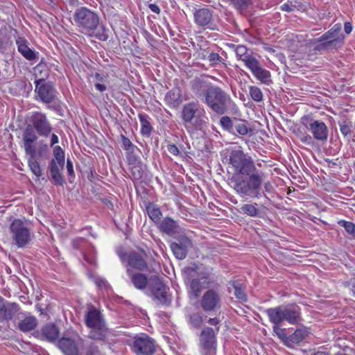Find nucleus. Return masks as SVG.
Segmentation results:
<instances>
[{"label":"nucleus","instance_id":"f257e3e1","mask_svg":"<svg viewBox=\"0 0 355 355\" xmlns=\"http://www.w3.org/2000/svg\"><path fill=\"white\" fill-rule=\"evenodd\" d=\"M230 163L234 169L230 179L234 191L242 198H259L264 174L257 170L253 160L238 149L231 152Z\"/></svg>","mask_w":355,"mask_h":355},{"label":"nucleus","instance_id":"f03ea898","mask_svg":"<svg viewBox=\"0 0 355 355\" xmlns=\"http://www.w3.org/2000/svg\"><path fill=\"white\" fill-rule=\"evenodd\" d=\"M184 127L190 135L207 128L208 117L205 108L197 101L184 104L181 111Z\"/></svg>","mask_w":355,"mask_h":355},{"label":"nucleus","instance_id":"7ed1b4c3","mask_svg":"<svg viewBox=\"0 0 355 355\" xmlns=\"http://www.w3.org/2000/svg\"><path fill=\"white\" fill-rule=\"evenodd\" d=\"M37 140V136L32 125H28L22 135L23 147L28 168L37 179H39L42 176V173L38 160L42 156L43 151L46 150L47 146L44 145V146H40L37 150L35 144Z\"/></svg>","mask_w":355,"mask_h":355},{"label":"nucleus","instance_id":"20e7f679","mask_svg":"<svg viewBox=\"0 0 355 355\" xmlns=\"http://www.w3.org/2000/svg\"><path fill=\"white\" fill-rule=\"evenodd\" d=\"M266 312L269 320L274 324H280L284 322H287L290 324L295 325L302 320L301 309L295 304L270 308Z\"/></svg>","mask_w":355,"mask_h":355},{"label":"nucleus","instance_id":"39448f33","mask_svg":"<svg viewBox=\"0 0 355 355\" xmlns=\"http://www.w3.org/2000/svg\"><path fill=\"white\" fill-rule=\"evenodd\" d=\"M73 20V24L80 33L86 36H92V31L98 27L100 17L95 11L81 6L75 10Z\"/></svg>","mask_w":355,"mask_h":355},{"label":"nucleus","instance_id":"423d86ee","mask_svg":"<svg viewBox=\"0 0 355 355\" xmlns=\"http://www.w3.org/2000/svg\"><path fill=\"white\" fill-rule=\"evenodd\" d=\"M184 272L186 281L189 283L188 294L191 298L197 299L209 284V273L196 265L186 268Z\"/></svg>","mask_w":355,"mask_h":355},{"label":"nucleus","instance_id":"0eeeda50","mask_svg":"<svg viewBox=\"0 0 355 355\" xmlns=\"http://www.w3.org/2000/svg\"><path fill=\"white\" fill-rule=\"evenodd\" d=\"M341 24H334L328 31L315 40L314 43L318 44L314 46V50L318 51L337 50L342 47L345 37L341 33Z\"/></svg>","mask_w":355,"mask_h":355},{"label":"nucleus","instance_id":"6e6552de","mask_svg":"<svg viewBox=\"0 0 355 355\" xmlns=\"http://www.w3.org/2000/svg\"><path fill=\"white\" fill-rule=\"evenodd\" d=\"M86 326L89 329V338L102 340L105 338L107 327L103 314L99 310L91 306L85 315Z\"/></svg>","mask_w":355,"mask_h":355},{"label":"nucleus","instance_id":"1a4fd4ad","mask_svg":"<svg viewBox=\"0 0 355 355\" xmlns=\"http://www.w3.org/2000/svg\"><path fill=\"white\" fill-rule=\"evenodd\" d=\"M9 233L12 243L19 248H25L34 236L29 224L18 218L10 224Z\"/></svg>","mask_w":355,"mask_h":355},{"label":"nucleus","instance_id":"9d476101","mask_svg":"<svg viewBox=\"0 0 355 355\" xmlns=\"http://www.w3.org/2000/svg\"><path fill=\"white\" fill-rule=\"evenodd\" d=\"M230 98L223 90H207L205 101L207 105L218 114H223Z\"/></svg>","mask_w":355,"mask_h":355},{"label":"nucleus","instance_id":"9b49d317","mask_svg":"<svg viewBox=\"0 0 355 355\" xmlns=\"http://www.w3.org/2000/svg\"><path fill=\"white\" fill-rule=\"evenodd\" d=\"M216 331L211 327H205L200 336L199 348L201 355H216L217 341Z\"/></svg>","mask_w":355,"mask_h":355},{"label":"nucleus","instance_id":"f8f14e48","mask_svg":"<svg viewBox=\"0 0 355 355\" xmlns=\"http://www.w3.org/2000/svg\"><path fill=\"white\" fill-rule=\"evenodd\" d=\"M148 288L153 295L162 304H169L171 299L167 295V288L163 282L156 275L149 278Z\"/></svg>","mask_w":355,"mask_h":355},{"label":"nucleus","instance_id":"ddd939ff","mask_svg":"<svg viewBox=\"0 0 355 355\" xmlns=\"http://www.w3.org/2000/svg\"><path fill=\"white\" fill-rule=\"evenodd\" d=\"M200 304L205 311H211L220 309L221 297L219 291L209 288L202 295Z\"/></svg>","mask_w":355,"mask_h":355},{"label":"nucleus","instance_id":"4468645a","mask_svg":"<svg viewBox=\"0 0 355 355\" xmlns=\"http://www.w3.org/2000/svg\"><path fill=\"white\" fill-rule=\"evenodd\" d=\"M130 347L137 355H150L155 351L154 341L148 336L135 337Z\"/></svg>","mask_w":355,"mask_h":355},{"label":"nucleus","instance_id":"2eb2a0df","mask_svg":"<svg viewBox=\"0 0 355 355\" xmlns=\"http://www.w3.org/2000/svg\"><path fill=\"white\" fill-rule=\"evenodd\" d=\"M15 327L22 332L35 329L37 325V318L28 312L18 311L15 315Z\"/></svg>","mask_w":355,"mask_h":355},{"label":"nucleus","instance_id":"dca6fc26","mask_svg":"<svg viewBox=\"0 0 355 355\" xmlns=\"http://www.w3.org/2000/svg\"><path fill=\"white\" fill-rule=\"evenodd\" d=\"M31 121L39 135L48 137L51 132V126L45 114L41 112H35L31 117Z\"/></svg>","mask_w":355,"mask_h":355},{"label":"nucleus","instance_id":"f3484780","mask_svg":"<svg viewBox=\"0 0 355 355\" xmlns=\"http://www.w3.org/2000/svg\"><path fill=\"white\" fill-rule=\"evenodd\" d=\"M19 311L18 304L8 302L0 295V322L12 320Z\"/></svg>","mask_w":355,"mask_h":355},{"label":"nucleus","instance_id":"a211bd4d","mask_svg":"<svg viewBox=\"0 0 355 355\" xmlns=\"http://www.w3.org/2000/svg\"><path fill=\"white\" fill-rule=\"evenodd\" d=\"M15 44L19 53L27 60L34 61L38 59L39 53L29 47V43L26 38L17 36L15 38Z\"/></svg>","mask_w":355,"mask_h":355},{"label":"nucleus","instance_id":"6ab92c4d","mask_svg":"<svg viewBox=\"0 0 355 355\" xmlns=\"http://www.w3.org/2000/svg\"><path fill=\"white\" fill-rule=\"evenodd\" d=\"M309 129L316 140L321 141H327L328 129L324 122L318 120H311L309 125Z\"/></svg>","mask_w":355,"mask_h":355},{"label":"nucleus","instance_id":"aec40b11","mask_svg":"<svg viewBox=\"0 0 355 355\" xmlns=\"http://www.w3.org/2000/svg\"><path fill=\"white\" fill-rule=\"evenodd\" d=\"M187 99V96L182 90H168L164 97L166 103L171 108L178 107Z\"/></svg>","mask_w":355,"mask_h":355},{"label":"nucleus","instance_id":"412c9836","mask_svg":"<svg viewBox=\"0 0 355 355\" xmlns=\"http://www.w3.org/2000/svg\"><path fill=\"white\" fill-rule=\"evenodd\" d=\"M191 245V241L187 238H184L180 241V243H172L170 247L175 257L182 260L187 257L188 249Z\"/></svg>","mask_w":355,"mask_h":355},{"label":"nucleus","instance_id":"4be33fe9","mask_svg":"<svg viewBox=\"0 0 355 355\" xmlns=\"http://www.w3.org/2000/svg\"><path fill=\"white\" fill-rule=\"evenodd\" d=\"M64 163L51 160L49 164V170L51 179L57 186H62L64 183V178L60 171L63 169Z\"/></svg>","mask_w":355,"mask_h":355},{"label":"nucleus","instance_id":"5701e85b","mask_svg":"<svg viewBox=\"0 0 355 355\" xmlns=\"http://www.w3.org/2000/svg\"><path fill=\"white\" fill-rule=\"evenodd\" d=\"M127 274L137 289L144 290L147 286H148L149 279L147 278L146 275L140 272H133L130 268L127 269Z\"/></svg>","mask_w":355,"mask_h":355},{"label":"nucleus","instance_id":"b1692460","mask_svg":"<svg viewBox=\"0 0 355 355\" xmlns=\"http://www.w3.org/2000/svg\"><path fill=\"white\" fill-rule=\"evenodd\" d=\"M127 261L128 266L139 270H144L148 268L147 263L143 255L136 252H130L128 255Z\"/></svg>","mask_w":355,"mask_h":355},{"label":"nucleus","instance_id":"393cba45","mask_svg":"<svg viewBox=\"0 0 355 355\" xmlns=\"http://www.w3.org/2000/svg\"><path fill=\"white\" fill-rule=\"evenodd\" d=\"M60 349L64 355H80L75 341L68 338H62L58 342Z\"/></svg>","mask_w":355,"mask_h":355},{"label":"nucleus","instance_id":"a878e982","mask_svg":"<svg viewBox=\"0 0 355 355\" xmlns=\"http://www.w3.org/2000/svg\"><path fill=\"white\" fill-rule=\"evenodd\" d=\"M310 334L309 329L306 327H302L297 329L292 334L288 336L287 346L293 347L301 343Z\"/></svg>","mask_w":355,"mask_h":355},{"label":"nucleus","instance_id":"bb28decb","mask_svg":"<svg viewBox=\"0 0 355 355\" xmlns=\"http://www.w3.org/2000/svg\"><path fill=\"white\" fill-rule=\"evenodd\" d=\"M156 225L162 232L168 235L173 234L178 228V224L176 221L170 217H165L161 220Z\"/></svg>","mask_w":355,"mask_h":355},{"label":"nucleus","instance_id":"cd10ccee","mask_svg":"<svg viewBox=\"0 0 355 355\" xmlns=\"http://www.w3.org/2000/svg\"><path fill=\"white\" fill-rule=\"evenodd\" d=\"M195 22L200 26H205L208 25L212 19V14L209 10L202 8L196 10L194 13Z\"/></svg>","mask_w":355,"mask_h":355},{"label":"nucleus","instance_id":"c85d7f7f","mask_svg":"<svg viewBox=\"0 0 355 355\" xmlns=\"http://www.w3.org/2000/svg\"><path fill=\"white\" fill-rule=\"evenodd\" d=\"M146 209L149 218L157 225L162 219V213L159 207L155 203H148Z\"/></svg>","mask_w":355,"mask_h":355},{"label":"nucleus","instance_id":"c756f323","mask_svg":"<svg viewBox=\"0 0 355 355\" xmlns=\"http://www.w3.org/2000/svg\"><path fill=\"white\" fill-rule=\"evenodd\" d=\"M42 335L49 341H54L59 336V330L58 327L51 324H46L42 329Z\"/></svg>","mask_w":355,"mask_h":355},{"label":"nucleus","instance_id":"7c9ffc66","mask_svg":"<svg viewBox=\"0 0 355 355\" xmlns=\"http://www.w3.org/2000/svg\"><path fill=\"white\" fill-rule=\"evenodd\" d=\"M139 119L141 125V134L143 135L149 136L152 131L149 116L146 114H139Z\"/></svg>","mask_w":355,"mask_h":355},{"label":"nucleus","instance_id":"2f4dec72","mask_svg":"<svg viewBox=\"0 0 355 355\" xmlns=\"http://www.w3.org/2000/svg\"><path fill=\"white\" fill-rule=\"evenodd\" d=\"M252 73L259 80L264 84L269 85L271 82L270 71L261 67H259Z\"/></svg>","mask_w":355,"mask_h":355},{"label":"nucleus","instance_id":"473e14b6","mask_svg":"<svg viewBox=\"0 0 355 355\" xmlns=\"http://www.w3.org/2000/svg\"><path fill=\"white\" fill-rule=\"evenodd\" d=\"M240 209L241 213L250 217H257L259 214L257 203L243 204L241 205Z\"/></svg>","mask_w":355,"mask_h":355},{"label":"nucleus","instance_id":"72a5a7b5","mask_svg":"<svg viewBox=\"0 0 355 355\" xmlns=\"http://www.w3.org/2000/svg\"><path fill=\"white\" fill-rule=\"evenodd\" d=\"M92 36L89 37H95L101 41H106L109 38L108 29L104 26H99L96 31H92Z\"/></svg>","mask_w":355,"mask_h":355},{"label":"nucleus","instance_id":"f704fd0d","mask_svg":"<svg viewBox=\"0 0 355 355\" xmlns=\"http://www.w3.org/2000/svg\"><path fill=\"white\" fill-rule=\"evenodd\" d=\"M234 288V293L236 297L241 301L245 302L247 300V295L242 286V284L238 282H234L232 283Z\"/></svg>","mask_w":355,"mask_h":355},{"label":"nucleus","instance_id":"c9c22d12","mask_svg":"<svg viewBox=\"0 0 355 355\" xmlns=\"http://www.w3.org/2000/svg\"><path fill=\"white\" fill-rule=\"evenodd\" d=\"M35 91L37 92V90ZM37 96L42 102L49 103L53 101L55 95L53 90H37Z\"/></svg>","mask_w":355,"mask_h":355},{"label":"nucleus","instance_id":"e433bc0d","mask_svg":"<svg viewBox=\"0 0 355 355\" xmlns=\"http://www.w3.org/2000/svg\"><path fill=\"white\" fill-rule=\"evenodd\" d=\"M242 62H243L245 65L249 69H250L252 73L256 71L259 67H260L259 61L251 55L248 56L245 59H243Z\"/></svg>","mask_w":355,"mask_h":355},{"label":"nucleus","instance_id":"4c0bfd02","mask_svg":"<svg viewBox=\"0 0 355 355\" xmlns=\"http://www.w3.org/2000/svg\"><path fill=\"white\" fill-rule=\"evenodd\" d=\"M234 47V51L236 55L237 59L243 61V59H245L250 55L247 53L248 49L243 45H237L235 46L233 44Z\"/></svg>","mask_w":355,"mask_h":355},{"label":"nucleus","instance_id":"58836bf2","mask_svg":"<svg viewBox=\"0 0 355 355\" xmlns=\"http://www.w3.org/2000/svg\"><path fill=\"white\" fill-rule=\"evenodd\" d=\"M272 329H273L274 333L287 346V341H288V336L286 335V331H285V329L279 327V324H275L273 326Z\"/></svg>","mask_w":355,"mask_h":355},{"label":"nucleus","instance_id":"ea45409f","mask_svg":"<svg viewBox=\"0 0 355 355\" xmlns=\"http://www.w3.org/2000/svg\"><path fill=\"white\" fill-rule=\"evenodd\" d=\"M126 159L129 164L138 165L141 162L140 157L135 153V150L127 152Z\"/></svg>","mask_w":355,"mask_h":355},{"label":"nucleus","instance_id":"a19ab883","mask_svg":"<svg viewBox=\"0 0 355 355\" xmlns=\"http://www.w3.org/2000/svg\"><path fill=\"white\" fill-rule=\"evenodd\" d=\"M53 156L54 158L52 160L64 163V153L60 146H56L53 148Z\"/></svg>","mask_w":355,"mask_h":355},{"label":"nucleus","instance_id":"79ce46f5","mask_svg":"<svg viewBox=\"0 0 355 355\" xmlns=\"http://www.w3.org/2000/svg\"><path fill=\"white\" fill-rule=\"evenodd\" d=\"M220 124L222 126V128L230 132L233 127V122L230 117L225 116H222L220 120Z\"/></svg>","mask_w":355,"mask_h":355},{"label":"nucleus","instance_id":"37998d69","mask_svg":"<svg viewBox=\"0 0 355 355\" xmlns=\"http://www.w3.org/2000/svg\"><path fill=\"white\" fill-rule=\"evenodd\" d=\"M95 78L97 80L95 84L96 89H106V85L103 84L107 79V76L105 74L96 73Z\"/></svg>","mask_w":355,"mask_h":355},{"label":"nucleus","instance_id":"c03bdc74","mask_svg":"<svg viewBox=\"0 0 355 355\" xmlns=\"http://www.w3.org/2000/svg\"><path fill=\"white\" fill-rule=\"evenodd\" d=\"M339 224L343 227L347 232L349 234L355 236V225L349 221L340 220Z\"/></svg>","mask_w":355,"mask_h":355},{"label":"nucleus","instance_id":"a18cd8bd","mask_svg":"<svg viewBox=\"0 0 355 355\" xmlns=\"http://www.w3.org/2000/svg\"><path fill=\"white\" fill-rule=\"evenodd\" d=\"M85 355H101V353L98 346L92 343L85 348Z\"/></svg>","mask_w":355,"mask_h":355},{"label":"nucleus","instance_id":"49530a36","mask_svg":"<svg viewBox=\"0 0 355 355\" xmlns=\"http://www.w3.org/2000/svg\"><path fill=\"white\" fill-rule=\"evenodd\" d=\"M122 147L124 150H125L127 152L136 150L137 147L132 144V142L125 136L122 135Z\"/></svg>","mask_w":355,"mask_h":355},{"label":"nucleus","instance_id":"de8ad7c7","mask_svg":"<svg viewBox=\"0 0 355 355\" xmlns=\"http://www.w3.org/2000/svg\"><path fill=\"white\" fill-rule=\"evenodd\" d=\"M235 129L239 135L243 136L247 135L249 132V128L243 121L236 123Z\"/></svg>","mask_w":355,"mask_h":355},{"label":"nucleus","instance_id":"09e8293b","mask_svg":"<svg viewBox=\"0 0 355 355\" xmlns=\"http://www.w3.org/2000/svg\"><path fill=\"white\" fill-rule=\"evenodd\" d=\"M208 60L211 65L215 66L222 61V58L216 53H211L208 55Z\"/></svg>","mask_w":355,"mask_h":355},{"label":"nucleus","instance_id":"8fccbe9b","mask_svg":"<svg viewBox=\"0 0 355 355\" xmlns=\"http://www.w3.org/2000/svg\"><path fill=\"white\" fill-rule=\"evenodd\" d=\"M202 322V317L198 314H193L190 316V322L195 327H199Z\"/></svg>","mask_w":355,"mask_h":355},{"label":"nucleus","instance_id":"3c124183","mask_svg":"<svg viewBox=\"0 0 355 355\" xmlns=\"http://www.w3.org/2000/svg\"><path fill=\"white\" fill-rule=\"evenodd\" d=\"M252 98L257 102H259L263 98V94L261 90H249Z\"/></svg>","mask_w":355,"mask_h":355},{"label":"nucleus","instance_id":"603ef678","mask_svg":"<svg viewBox=\"0 0 355 355\" xmlns=\"http://www.w3.org/2000/svg\"><path fill=\"white\" fill-rule=\"evenodd\" d=\"M95 284L98 287L101 288H107L110 287V285L107 284V281L103 278H96Z\"/></svg>","mask_w":355,"mask_h":355},{"label":"nucleus","instance_id":"864d4df0","mask_svg":"<svg viewBox=\"0 0 355 355\" xmlns=\"http://www.w3.org/2000/svg\"><path fill=\"white\" fill-rule=\"evenodd\" d=\"M34 83L35 84V89H49L46 87V83L44 78L35 79Z\"/></svg>","mask_w":355,"mask_h":355},{"label":"nucleus","instance_id":"5fc2aeb1","mask_svg":"<svg viewBox=\"0 0 355 355\" xmlns=\"http://www.w3.org/2000/svg\"><path fill=\"white\" fill-rule=\"evenodd\" d=\"M232 3L239 9L243 8L248 2V0H230Z\"/></svg>","mask_w":355,"mask_h":355},{"label":"nucleus","instance_id":"6e6d98bb","mask_svg":"<svg viewBox=\"0 0 355 355\" xmlns=\"http://www.w3.org/2000/svg\"><path fill=\"white\" fill-rule=\"evenodd\" d=\"M167 150L173 155H178L180 153L178 148L174 144H168L167 146Z\"/></svg>","mask_w":355,"mask_h":355},{"label":"nucleus","instance_id":"4d7b16f0","mask_svg":"<svg viewBox=\"0 0 355 355\" xmlns=\"http://www.w3.org/2000/svg\"><path fill=\"white\" fill-rule=\"evenodd\" d=\"M66 168H67V171L68 172L69 175L73 176L74 171H73V163H72L71 160H70L69 159H67Z\"/></svg>","mask_w":355,"mask_h":355},{"label":"nucleus","instance_id":"13d9d810","mask_svg":"<svg viewBox=\"0 0 355 355\" xmlns=\"http://www.w3.org/2000/svg\"><path fill=\"white\" fill-rule=\"evenodd\" d=\"M340 132L345 136H347L349 135L351 133V128L348 125L343 124L340 125Z\"/></svg>","mask_w":355,"mask_h":355},{"label":"nucleus","instance_id":"bf43d9fd","mask_svg":"<svg viewBox=\"0 0 355 355\" xmlns=\"http://www.w3.org/2000/svg\"><path fill=\"white\" fill-rule=\"evenodd\" d=\"M353 26L351 22L347 21L344 24V30L346 34L349 35L352 33Z\"/></svg>","mask_w":355,"mask_h":355},{"label":"nucleus","instance_id":"052dcab7","mask_svg":"<svg viewBox=\"0 0 355 355\" xmlns=\"http://www.w3.org/2000/svg\"><path fill=\"white\" fill-rule=\"evenodd\" d=\"M263 187L266 192L270 193L273 191V187L269 181L265 182Z\"/></svg>","mask_w":355,"mask_h":355},{"label":"nucleus","instance_id":"680f3d73","mask_svg":"<svg viewBox=\"0 0 355 355\" xmlns=\"http://www.w3.org/2000/svg\"><path fill=\"white\" fill-rule=\"evenodd\" d=\"M148 7L154 13L159 14L160 12L159 7L155 3H150Z\"/></svg>","mask_w":355,"mask_h":355},{"label":"nucleus","instance_id":"e2e57ef3","mask_svg":"<svg viewBox=\"0 0 355 355\" xmlns=\"http://www.w3.org/2000/svg\"><path fill=\"white\" fill-rule=\"evenodd\" d=\"M218 322H219V320L216 318H209L208 320V323L212 326H216L218 324Z\"/></svg>","mask_w":355,"mask_h":355},{"label":"nucleus","instance_id":"0e129e2a","mask_svg":"<svg viewBox=\"0 0 355 355\" xmlns=\"http://www.w3.org/2000/svg\"><path fill=\"white\" fill-rule=\"evenodd\" d=\"M58 137L55 135V134H53L52 136H51V146H53L55 145V144L58 143Z\"/></svg>","mask_w":355,"mask_h":355},{"label":"nucleus","instance_id":"69168bd1","mask_svg":"<svg viewBox=\"0 0 355 355\" xmlns=\"http://www.w3.org/2000/svg\"><path fill=\"white\" fill-rule=\"evenodd\" d=\"M28 355H46V354L43 351L31 350Z\"/></svg>","mask_w":355,"mask_h":355},{"label":"nucleus","instance_id":"338daca9","mask_svg":"<svg viewBox=\"0 0 355 355\" xmlns=\"http://www.w3.org/2000/svg\"><path fill=\"white\" fill-rule=\"evenodd\" d=\"M282 10L286 12H291L292 9L288 4H283L282 6Z\"/></svg>","mask_w":355,"mask_h":355},{"label":"nucleus","instance_id":"774afa93","mask_svg":"<svg viewBox=\"0 0 355 355\" xmlns=\"http://www.w3.org/2000/svg\"><path fill=\"white\" fill-rule=\"evenodd\" d=\"M354 296H355V282L353 283L352 289Z\"/></svg>","mask_w":355,"mask_h":355}]
</instances>
